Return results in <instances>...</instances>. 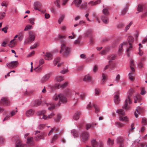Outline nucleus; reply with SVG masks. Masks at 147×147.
<instances>
[{
  "instance_id": "f257e3e1",
  "label": "nucleus",
  "mask_w": 147,
  "mask_h": 147,
  "mask_svg": "<svg viewBox=\"0 0 147 147\" xmlns=\"http://www.w3.org/2000/svg\"><path fill=\"white\" fill-rule=\"evenodd\" d=\"M128 42H124L121 44L119 46L118 54H121L123 51V47L127 48L126 52L128 57L130 56V52L133 49L132 44L134 41V38L131 36H128L127 39Z\"/></svg>"
},
{
  "instance_id": "f03ea898",
  "label": "nucleus",
  "mask_w": 147,
  "mask_h": 147,
  "mask_svg": "<svg viewBox=\"0 0 147 147\" xmlns=\"http://www.w3.org/2000/svg\"><path fill=\"white\" fill-rule=\"evenodd\" d=\"M134 92V90L133 89H130L129 91L127 98L125 100L124 105L123 107V108L126 110L130 109V106L129 105L131 103V97L132 95Z\"/></svg>"
},
{
  "instance_id": "7ed1b4c3",
  "label": "nucleus",
  "mask_w": 147,
  "mask_h": 147,
  "mask_svg": "<svg viewBox=\"0 0 147 147\" xmlns=\"http://www.w3.org/2000/svg\"><path fill=\"white\" fill-rule=\"evenodd\" d=\"M71 52V48L67 46L65 43L63 42L61 46L60 53L62 54L63 57H67L69 56Z\"/></svg>"
},
{
  "instance_id": "20e7f679",
  "label": "nucleus",
  "mask_w": 147,
  "mask_h": 147,
  "mask_svg": "<svg viewBox=\"0 0 147 147\" xmlns=\"http://www.w3.org/2000/svg\"><path fill=\"white\" fill-rule=\"evenodd\" d=\"M46 112L45 110H42L38 112V114L40 116L41 119L44 120H48L51 119L53 117L55 114L53 113H52L47 116L46 115Z\"/></svg>"
},
{
  "instance_id": "39448f33",
  "label": "nucleus",
  "mask_w": 147,
  "mask_h": 147,
  "mask_svg": "<svg viewBox=\"0 0 147 147\" xmlns=\"http://www.w3.org/2000/svg\"><path fill=\"white\" fill-rule=\"evenodd\" d=\"M53 99L55 101L57 100L58 99L59 101L61 102L65 103L67 102V100L65 97L64 96L63 94H55L53 97Z\"/></svg>"
},
{
  "instance_id": "423d86ee",
  "label": "nucleus",
  "mask_w": 147,
  "mask_h": 147,
  "mask_svg": "<svg viewBox=\"0 0 147 147\" xmlns=\"http://www.w3.org/2000/svg\"><path fill=\"white\" fill-rule=\"evenodd\" d=\"M35 33L32 31L29 32L28 38L26 39L24 42L25 44H27L32 43L34 41L35 39Z\"/></svg>"
},
{
  "instance_id": "0eeeda50",
  "label": "nucleus",
  "mask_w": 147,
  "mask_h": 147,
  "mask_svg": "<svg viewBox=\"0 0 147 147\" xmlns=\"http://www.w3.org/2000/svg\"><path fill=\"white\" fill-rule=\"evenodd\" d=\"M117 112L118 113L119 115V120L120 121H124L127 122L128 121V118L127 116L123 117L125 115V112L122 109H120L117 111Z\"/></svg>"
},
{
  "instance_id": "6e6552de",
  "label": "nucleus",
  "mask_w": 147,
  "mask_h": 147,
  "mask_svg": "<svg viewBox=\"0 0 147 147\" xmlns=\"http://www.w3.org/2000/svg\"><path fill=\"white\" fill-rule=\"evenodd\" d=\"M34 8L35 9L38 10L42 12H44L46 11L45 10H42V6L41 4L38 2H36L34 3Z\"/></svg>"
},
{
  "instance_id": "1a4fd4ad",
  "label": "nucleus",
  "mask_w": 147,
  "mask_h": 147,
  "mask_svg": "<svg viewBox=\"0 0 147 147\" xmlns=\"http://www.w3.org/2000/svg\"><path fill=\"white\" fill-rule=\"evenodd\" d=\"M18 61H12L6 64L7 67L10 69H13L16 67L18 65Z\"/></svg>"
},
{
  "instance_id": "9d476101",
  "label": "nucleus",
  "mask_w": 147,
  "mask_h": 147,
  "mask_svg": "<svg viewBox=\"0 0 147 147\" xmlns=\"http://www.w3.org/2000/svg\"><path fill=\"white\" fill-rule=\"evenodd\" d=\"M83 80L87 82H90L91 84H94L95 82L94 80L92 79V77L89 74L85 76Z\"/></svg>"
},
{
  "instance_id": "9b49d317",
  "label": "nucleus",
  "mask_w": 147,
  "mask_h": 147,
  "mask_svg": "<svg viewBox=\"0 0 147 147\" xmlns=\"http://www.w3.org/2000/svg\"><path fill=\"white\" fill-rule=\"evenodd\" d=\"M124 139L123 137H119L117 138V142L119 146V147H124Z\"/></svg>"
},
{
  "instance_id": "f8f14e48",
  "label": "nucleus",
  "mask_w": 147,
  "mask_h": 147,
  "mask_svg": "<svg viewBox=\"0 0 147 147\" xmlns=\"http://www.w3.org/2000/svg\"><path fill=\"white\" fill-rule=\"evenodd\" d=\"M89 135L87 132H83L81 134V138L82 141H85L88 140Z\"/></svg>"
},
{
  "instance_id": "ddd939ff",
  "label": "nucleus",
  "mask_w": 147,
  "mask_h": 147,
  "mask_svg": "<svg viewBox=\"0 0 147 147\" xmlns=\"http://www.w3.org/2000/svg\"><path fill=\"white\" fill-rule=\"evenodd\" d=\"M0 103L4 105H8L9 103V102L7 98H3L1 100Z\"/></svg>"
},
{
  "instance_id": "4468645a",
  "label": "nucleus",
  "mask_w": 147,
  "mask_h": 147,
  "mask_svg": "<svg viewBox=\"0 0 147 147\" xmlns=\"http://www.w3.org/2000/svg\"><path fill=\"white\" fill-rule=\"evenodd\" d=\"M144 111V110L143 108L140 107H138L136 109V111L134 113L135 116L136 117V118L138 117V114L143 113Z\"/></svg>"
},
{
  "instance_id": "2eb2a0df",
  "label": "nucleus",
  "mask_w": 147,
  "mask_h": 147,
  "mask_svg": "<svg viewBox=\"0 0 147 147\" xmlns=\"http://www.w3.org/2000/svg\"><path fill=\"white\" fill-rule=\"evenodd\" d=\"M103 7H104V8L102 10L103 14L105 16H108L109 15V7H105L104 5H103Z\"/></svg>"
},
{
  "instance_id": "dca6fc26",
  "label": "nucleus",
  "mask_w": 147,
  "mask_h": 147,
  "mask_svg": "<svg viewBox=\"0 0 147 147\" xmlns=\"http://www.w3.org/2000/svg\"><path fill=\"white\" fill-rule=\"evenodd\" d=\"M15 147H28L26 144H22L21 141L19 140H17L16 142Z\"/></svg>"
},
{
  "instance_id": "f3484780",
  "label": "nucleus",
  "mask_w": 147,
  "mask_h": 147,
  "mask_svg": "<svg viewBox=\"0 0 147 147\" xmlns=\"http://www.w3.org/2000/svg\"><path fill=\"white\" fill-rule=\"evenodd\" d=\"M119 92H117L114 96V101L115 104H119L120 101V99L119 98V95H118L119 94Z\"/></svg>"
},
{
  "instance_id": "a211bd4d",
  "label": "nucleus",
  "mask_w": 147,
  "mask_h": 147,
  "mask_svg": "<svg viewBox=\"0 0 147 147\" xmlns=\"http://www.w3.org/2000/svg\"><path fill=\"white\" fill-rule=\"evenodd\" d=\"M81 115V113L80 111H77L76 112L74 115L73 116V119L75 120H77L79 119L80 116Z\"/></svg>"
},
{
  "instance_id": "6ab92c4d",
  "label": "nucleus",
  "mask_w": 147,
  "mask_h": 147,
  "mask_svg": "<svg viewBox=\"0 0 147 147\" xmlns=\"http://www.w3.org/2000/svg\"><path fill=\"white\" fill-rule=\"evenodd\" d=\"M96 20L99 23L102 22L105 24L109 22V19H96Z\"/></svg>"
},
{
  "instance_id": "aec40b11",
  "label": "nucleus",
  "mask_w": 147,
  "mask_h": 147,
  "mask_svg": "<svg viewBox=\"0 0 147 147\" xmlns=\"http://www.w3.org/2000/svg\"><path fill=\"white\" fill-rule=\"evenodd\" d=\"M128 7L129 6L127 5L124 8L122 9L121 12V15L123 16L125 14L127 11Z\"/></svg>"
},
{
  "instance_id": "412c9836",
  "label": "nucleus",
  "mask_w": 147,
  "mask_h": 147,
  "mask_svg": "<svg viewBox=\"0 0 147 147\" xmlns=\"http://www.w3.org/2000/svg\"><path fill=\"white\" fill-rule=\"evenodd\" d=\"M58 130L59 129L58 128L56 127H54L53 128H51V130L49 131L48 134V135L50 136L53 134L54 131L57 132H58Z\"/></svg>"
},
{
  "instance_id": "4be33fe9",
  "label": "nucleus",
  "mask_w": 147,
  "mask_h": 147,
  "mask_svg": "<svg viewBox=\"0 0 147 147\" xmlns=\"http://www.w3.org/2000/svg\"><path fill=\"white\" fill-rule=\"evenodd\" d=\"M17 42V40H15V39H13L11 40L9 44V46L11 48L15 46Z\"/></svg>"
},
{
  "instance_id": "5701e85b",
  "label": "nucleus",
  "mask_w": 147,
  "mask_h": 147,
  "mask_svg": "<svg viewBox=\"0 0 147 147\" xmlns=\"http://www.w3.org/2000/svg\"><path fill=\"white\" fill-rule=\"evenodd\" d=\"M68 84V83L67 82H65L64 84L61 85L59 84H56L55 85V87L56 88H63L67 86Z\"/></svg>"
},
{
  "instance_id": "b1692460",
  "label": "nucleus",
  "mask_w": 147,
  "mask_h": 147,
  "mask_svg": "<svg viewBox=\"0 0 147 147\" xmlns=\"http://www.w3.org/2000/svg\"><path fill=\"white\" fill-rule=\"evenodd\" d=\"M82 0H74V3L76 6L77 7L80 8L81 4L82 2Z\"/></svg>"
},
{
  "instance_id": "393cba45",
  "label": "nucleus",
  "mask_w": 147,
  "mask_h": 147,
  "mask_svg": "<svg viewBox=\"0 0 147 147\" xmlns=\"http://www.w3.org/2000/svg\"><path fill=\"white\" fill-rule=\"evenodd\" d=\"M75 20L77 22H78L80 25H85L86 24V21L81 19H75Z\"/></svg>"
},
{
  "instance_id": "a878e982",
  "label": "nucleus",
  "mask_w": 147,
  "mask_h": 147,
  "mask_svg": "<svg viewBox=\"0 0 147 147\" xmlns=\"http://www.w3.org/2000/svg\"><path fill=\"white\" fill-rule=\"evenodd\" d=\"M34 113V111L33 110L30 109L26 111V115L27 117L33 115Z\"/></svg>"
},
{
  "instance_id": "bb28decb",
  "label": "nucleus",
  "mask_w": 147,
  "mask_h": 147,
  "mask_svg": "<svg viewBox=\"0 0 147 147\" xmlns=\"http://www.w3.org/2000/svg\"><path fill=\"white\" fill-rule=\"evenodd\" d=\"M47 106L48 107V109L50 111H51L55 108V106L53 104H48L47 103L46 104Z\"/></svg>"
},
{
  "instance_id": "cd10ccee",
  "label": "nucleus",
  "mask_w": 147,
  "mask_h": 147,
  "mask_svg": "<svg viewBox=\"0 0 147 147\" xmlns=\"http://www.w3.org/2000/svg\"><path fill=\"white\" fill-rule=\"evenodd\" d=\"M24 34L23 32H20L18 34V39L21 41H22L24 38Z\"/></svg>"
},
{
  "instance_id": "c85d7f7f",
  "label": "nucleus",
  "mask_w": 147,
  "mask_h": 147,
  "mask_svg": "<svg viewBox=\"0 0 147 147\" xmlns=\"http://www.w3.org/2000/svg\"><path fill=\"white\" fill-rule=\"evenodd\" d=\"M145 8V6L144 5L140 4L138 5L137 9L139 12H140L142 11Z\"/></svg>"
},
{
  "instance_id": "c756f323",
  "label": "nucleus",
  "mask_w": 147,
  "mask_h": 147,
  "mask_svg": "<svg viewBox=\"0 0 147 147\" xmlns=\"http://www.w3.org/2000/svg\"><path fill=\"white\" fill-rule=\"evenodd\" d=\"M41 102L40 100H36L33 103L32 105L34 106H37L40 105Z\"/></svg>"
},
{
  "instance_id": "7c9ffc66",
  "label": "nucleus",
  "mask_w": 147,
  "mask_h": 147,
  "mask_svg": "<svg viewBox=\"0 0 147 147\" xmlns=\"http://www.w3.org/2000/svg\"><path fill=\"white\" fill-rule=\"evenodd\" d=\"M116 57V55L115 54L110 55L107 57V59L110 60H114Z\"/></svg>"
},
{
  "instance_id": "2f4dec72",
  "label": "nucleus",
  "mask_w": 147,
  "mask_h": 147,
  "mask_svg": "<svg viewBox=\"0 0 147 147\" xmlns=\"http://www.w3.org/2000/svg\"><path fill=\"white\" fill-rule=\"evenodd\" d=\"M55 80L57 82H61L64 80V76H57L55 78Z\"/></svg>"
},
{
  "instance_id": "473e14b6",
  "label": "nucleus",
  "mask_w": 147,
  "mask_h": 147,
  "mask_svg": "<svg viewBox=\"0 0 147 147\" xmlns=\"http://www.w3.org/2000/svg\"><path fill=\"white\" fill-rule=\"evenodd\" d=\"M101 1V0H97L94 2L91 1L89 2L88 4H90L92 5H95L100 3Z\"/></svg>"
},
{
  "instance_id": "72a5a7b5",
  "label": "nucleus",
  "mask_w": 147,
  "mask_h": 147,
  "mask_svg": "<svg viewBox=\"0 0 147 147\" xmlns=\"http://www.w3.org/2000/svg\"><path fill=\"white\" fill-rule=\"evenodd\" d=\"M43 134L42 133H40L39 134L35 137V139L36 141H38L40 139H43L44 138L43 137Z\"/></svg>"
},
{
  "instance_id": "f704fd0d",
  "label": "nucleus",
  "mask_w": 147,
  "mask_h": 147,
  "mask_svg": "<svg viewBox=\"0 0 147 147\" xmlns=\"http://www.w3.org/2000/svg\"><path fill=\"white\" fill-rule=\"evenodd\" d=\"M45 58L46 60L51 59L52 58V55L50 53H47L45 54Z\"/></svg>"
},
{
  "instance_id": "c9c22d12",
  "label": "nucleus",
  "mask_w": 147,
  "mask_h": 147,
  "mask_svg": "<svg viewBox=\"0 0 147 147\" xmlns=\"http://www.w3.org/2000/svg\"><path fill=\"white\" fill-rule=\"evenodd\" d=\"M50 76L49 75H47L44 76L41 79L42 82H44L46 81L49 78Z\"/></svg>"
},
{
  "instance_id": "e433bc0d",
  "label": "nucleus",
  "mask_w": 147,
  "mask_h": 147,
  "mask_svg": "<svg viewBox=\"0 0 147 147\" xmlns=\"http://www.w3.org/2000/svg\"><path fill=\"white\" fill-rule=\"evenodd\" d=\"M134 61L133 60H131L130 63V67L131 69V71L134 72L135 71V69L134 68Z\"/></svg>"
},
{
  "instance_id": "4c0bfd02",
  "label": "nucleus",
  "mask_w": 147,
  "mask_h": 147,
  "mask_svg": "<svg viewBox=\"0 0 147 147\" xmlns=\"http://www.w3.org/2000/svg\"><path fill=\"white\" fill-rule=\"evenodd\" d=\"M91 142L93 147H96L98 145V143L95 140L92 139L91 140Z\"/></svg>"
},
{
  "instance_id": "58836bf2",
  "label": "nucleus",
  "mask_w": 147,
  "mask_h": 147,
  "mask_svg": "<svg viewBox=\"0 0 147 147\" xmlns=\"http://www.w3.org/2000/svg\"><path fill=\"white\" fill-rule=\"evenodd\" d=\"M71 134L74 136V137H77L78 136V133L75 129H73L71 131Z\"/></svg>"
},
{
  "instance_id": "ea45409f",
  "label": "nucleus",
  "mask_w": 147,
  "mask_h": 147,
  "mask_svg": "<svg viewBox=\"0 0 147 147\" xmlns=\"http://www.w3.org/2000/svg\"><path fill=\"white\" fill-rule=\"evenodd\" d=\"M33 138L32 137L28 138L27 139V143L28 144H31L33 143Z\"/></svg>"
},
{
  "instance_id": "a19ab883",
  "label": "nucleus",
  "mask_w": 147,
  "mask_h": 147,
  "mask_svg": "<svg viewBox=\"0 0 147 147\" xmlns=\"http://www.w3.org/2000/svg\"><path fill=\"white\" fill-rule=\"evenodd\" d=\"M92 32V30L89 29L85 32L84 34L85 36L86 37L90 35Z\"/></svg>"
},
{
  "instance_id": "79ce46f5",
  "label": "nucleus",
  "mask_w": 147,
  "mask_h": 147,
  "mask_svg": "<svg viewBox=\"0 0 147 147\" xmlns=\"http://www.w3.org/2000/svg\"><path fill=\"white\" fill-rule=\"evenodd\" d=\"M59 136V135L58 134H56L52 138V140L51 141V143H53L58 138Z\"/></svg>"
},
{
  "instance_id": "37998d69",
  "label": "nucleus",
  "mask_w": 147,
  "mask_h": 147,
  "mask_svg": "<svg viewBox=\"0 0 147 147\" xmlns=\"http://www.w3.org/2000/svg\"><path fill=\"white\" fill-rule=\"evenodd\" d=\"M61 118V115L60 114L57 115V117L55 119V121L56 122H58L60 121V120Z\"/></svg>"
},
{
  "instance_id": "c03bdc74",
  "label": "nucleus",
  "mask_w": 147,
  "mask_h": 147,
  "mask_svg": "<svg viewBox=\"0 0 147 147\" xmlns=\"http://www.w3.org/2000/svg\"><path fill=\"white\" fill-rule=\"evenodd\" d=\"M80 93H79L78 92H76L75 94V97L74 98V100L77 101L79 98H80Z\"/></svg>"
},
{
  "instance_id": "a18cd8bd",
  "label": "nucleus",
  "mask_w": 147,
  "mask_h": 147,
  "mask_svg": "<svg viewBox=\"0 0 147 147\" xmlns=\"http://www.w3.org/2000/svg\"><path fill=\"white\" fill-rule=\"evenodd\" d=\"M42 70V67H40V66H38V67L35 68L34 69V70L36 72H40Z\"/></svg>"
},
{
  "instance_id": "49530a36",
  "label": "nucleus",
  "mask_w": 147,
  "mask_h": 147,
  "mask_svg": "<svg viewBox=\"0 0 147 147\" xmlns=\"http://www.w3.org/2000/svg\"><path fill=\"white\" fill-rule=\"evenodd\" d=\"M142 18H145L147 17V7L144 11L143 14L141 16Z\"/></svg>"
},
{
  "instance_id": "de8ad7c7",
  "label": "nucleus",
  "mask_w": 147,
  "mask_h": 147,
  "mask_svg": "<svg viewBox=\"0 0 147 147\" xmlns=\"http://www.w3.org/2000/svg\"><path fill=\"white\" fill-rule=\"evenodd\" d=\"M93 106L95 109V112L96 113H98L100 111L98 107L95 105H94Z\"/></svg>"
},
{
  "instance_id": "09e8293b",
  "label": "nucleus",
  "mask_w": 147,
  "mask_h": 147,
  "mask_svg": "<svg viewBox=\"0 0 147 147\" xmlns=\"http://www.w3.org/2000/svg\"><path fill=\"white\" fill-rule=\"evenodd\" d=\"M86 94L84 93H81L80 98L82 100H83L86 96Z\"/></svg>"
},
{
  "instance_id": "8fccbe9b",
  "label": "nucleus",
  "mask_w": 147,
  "mask_h": 147,
  "mask_svg": "<svg viewBox=\"0 0 147 147\" xmlns=\"http://www.w3.org/2000/svg\"><path fill=\"white\" fill-rule=\"evenodd\" d=\"M134 74V72H131L129 74V78L131 81L133 80L134 79V78L133 76Z\"/></svg>"
},
{
  "instance_id": "3c124183",
  "label": "nucleus",
  "mask_w": 147,
  "mask_h": 147,
  "mask_svg": "<svg viewBox=\"0 0 147 147\" xmlns=\"http://www.w3.org/2000/svg\"><path fill=\"white\" fill-rule=\"evenodd\" d=\"M60 0H56L54 2L55 4L58 8H60Z\"/></svg>"
},
{
  "instance_id": "603ef678",
  "label": "nucleus",
  "mask_w": 147,
  "mask_h": 147,
  "mask_svg": "<svg viewBox=\"0 0 147 147\" xmlns=\"http://www.w3.org/2000/svg\"><path fill=\"white\" fill-rule=\"evenodd\" d=\"M116 125L119 127H122L124 126V124L119 122L116 123Z\"/></svg>"
},
{
  "instance_id": "864d4df0",
  "label": "nucleus",
  "mask_w": 147,
  "mask_h": 147,
  "mask_svg": "<svg viewBox=\"0 0 147 147\" xmlns=\"http://www.w3.org/2000/svg\"><path fill=\"white\" fill-rule=\"evenodd\" d=\"M32 28V26L30 25H28L26 26L24 30V31H26L28 30L29 29H31Z\"/></svg>"
},
{
  "instance_id": "5fc2aeb1",
  "label": "nucleus",
  "mask_w": 147,
  "mask_h": 147,
  "mask_svg": "<svg viewBox=\"0 0 147 147\" xmlns=\"http://www.w3.org/2000/svg\"><path fill=\"white\" fill-rule=\"evenodd\" d=\"M87 3H85L82 4L80 6V8L85 9L87 7Z\"/></svg>"
},
{
  "instance_id": "6e6d98bb",
  "label": "nucleus",
  "mask_w": 147,
  "mask_h": 147,
  "mask_svg": "<svg viewBox=\"0 0 147 147\" xmlns=\"http://www.w3.org/2000/svg\"><path fill=\"white\" fill-rule=\"evenodd\" d=\"M132 22H130L128 25H127L125 27V31H127V30L129 28L130 26L132 24Z\"/></svg>"
},
{
  "instance_id": "4d7b16f0",
  "label": "nucleus",
  "mask_w": 147,
  "mask_h": 147,
  "mask_svg": "<svg viewBox=\"0 0 147 147\" xmlns=\"http://www.w3.org/2000/svg\"><path fill=\"white\" fill-rule=\"evenodd\" d=\"M60 60V58L59 57L57 58L54 61V64L55 65H56L57 63L59 62Z\"/></svg>"
},
{
  "instance_id": "13d9d810",
  "label": "nucleus",
  "mask_w": 147,
  "mask_h": 147,
  "mask_svg": "<svg viewBox=\"0 0 147 147\" xmlns=\"http://www.w3.org/2000/svg\"><path fill=\"white\" fill-rule=\"evenodd\" d=\"M95 95H98L100 92V90L98 88H96L95 90Z\"/></svg>"
},
{
  "instance_id": "bf43d9fd",
  "label": "nucleus",
  "mask_w": 147,
  "mask_h": 147,
  "mask_svg": "<svg viewBox=\"0 0 147 147\" xmlns=\"http://www.w3.org/2000/svg\"><path fill=\"white\" fill-rule=\"evenodd\" d=\"M142 123L143 125H145L147 124V119L145 118H143L142 119Z\"/></svg>"
},
{
  "instance_id": "052dcab7",
  "label": "nucleus",
  "mask_w": 147,
  "mask_h": 147,
  "mask_svg": "<svg viewBox=\"0 0 147 147\" xmlns=\"http://www.w3.org/2000/svg\"><path fill=\"white\" fill-rule=\"evenodd\" d=\"M93 124H87L86 125V129L87 130L88 129L91 127H93Z\"/></svg>"
},
{
  "instance_id": "680f3d73",
  "label": "nucleus",
  "mask_w": 147,
  "mask_h": 147,
  "mask_svg": "<svg viewBox=\"0 0 147 147\" xmlns=\"http://www.w3.org/2000/svg\"><path fill=\"white\" fill-rule=\"evenodd\" d=\"M112 61L111 60H109V65H107L104 68V70H105L108 68L109 66L111 65Z\"/></svg>"
},
{
  "instance_id": "e2e57ef3",
  "label": "nucleus",
  "mask_w": 147,
  "mask_h": 147,
  "mask_svg": "<svg viewBox=\"0 0 147 147\" xmlns=\"http://www.w3.org/2000/svg\"><path fill=\"white\" fill-rule=\"evenodd\" d=\"M17 112V111H13L12 112H11L10 113V115H9L10 117H12V116L14 115Z\"/></svg>"
},
{
  "instance_id": "0e129e2a",
  "label": "nucleus",
  "mask_w": 147,
  "mask_h": 147,
  "mask_svg": "<svg viewBox=\"0 0 147 147\" xmlns=\"http://www.w3.org/2000/svg\"><path fill=\"white\" fill-rule=\"evenodd\" d=\"M108 143L109 145H112L114 143L113 141L109 138L108 140Z\"/></svg>"
},
{
  "instance_id": "69168bd1",
  "label": "nucleus",
  "mask_w": 147,
  "mask_h": 147,
  "mask_svg": "<svg viewBox=\"0 0 147 147\" xmlns=\"http://www.w3.org/2000/svg\"><path fill=\"white\" fill-rule=\"evenodd\" d=\"M39 66H40V65L44 63V60L43 59H41L39 60Z\"/></svg>"
},
{
  "instance_id": "338daca9",
  "label": "nucleus",
  "mask_w": 147,
  "mask_h": 147,
  "mask_svg": "<svg viewBox=\"0 0 147 147\" xmlns=\"http://www.w3.org/2000/svg\"><path fill=\"white\" fill-rule=\"evenodd\" d=\"M69 0H62V5L64 6L66 5Z\"/></svg>"
},
{
  "instance_id": "774afa93",
  "label": "nucleus",
  "mask_w": 147,
  "mask_h": 147,
  "mask_svg": "<svg viewBox=\"0 0 147 147\" xmlns=\"http://www.w3.org/2000/svg\"><path fill=\"white\" fill-rule=\"evenodd\" d=\"M38 44L36 43V44H34L33 45L30 47V49H34L36 48Z\"/></svg>"
}]
</instances>
